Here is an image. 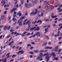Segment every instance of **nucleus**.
Instances as JSON below:
<instances>
[{"label":"nucleus","instance_id":"nucleus-1","mask_svg":"<svg viewBox=\"0 0 62 62\" xmlns=\"http://www.w3.org/2000/svg\"><path fill=\"white\" fill-rule=\"evenodd\" d=\"M35 11L36 12H35V11L34 10L30 14V15L31 16L32 15H35V14H37V13H38V8H36L35 9Z\"/></svg>","mask_w":62,"mask_h":62},{"label":"nucleus","instance_id":"nucleus-2","mask_svg":"<svg viewBox=\"0 0 62 62\" xmlns=\"http://www.w3.org/2000/svg\"><path fill=\"white\" fill-rule=\"evenodd\" d=\"M17 8L16 7L15 8V7L13 9H12L10 11V13H12L13 11H15V10H17Z\"/></svg>","mask_w":62,"mask_h":62},{"label":"nucleus","instance_id":"nucleus-3","mask_svg":"<svg viewBox=\"0 0 62 62\" xmlns=\"http://www.w3.org/2000/svg\"><path fill=\"white\" fill-rule=\"evenodd\" d=\"M43 56V54L42 53H41L40 54V56H39L38 57V59H40L42 58V56Z\"/></svg>","mask_w":62,"mask_h":62},{"label":"nucleus","instance_id":"nucleus-4","mask_svg":"<svg viewBox=\"0 0 62 62\" xmlns=\"http://www.w3.org/2000/svg\"><path fill=\"white\" fill-rule=\"evenodd\" d=\"M59 26H61L58 29V31L60 30L62 28V23H60L59 24Z\"/></svg>","mask_w":62,"mask_h":62},{"label":"nucleus","instance_id":"nucleus-5","mask_svg":"<svg viewBox=\"0 0 62 62\" xmlns=\"http://www.w3.org/2000/svg\"><path fill=\"white\" fill-rule=\"evenodd\" d=\"M51 56L52 55L53 57H52V58H54V57L55 56V53L54 52H53L51 53Z\"/></svg>","mask_w":62,"mask_h":62},{"label":"nucleus","instance_id":"nucleus-6","mask_svg":"<svg viewBox=\"0 0 62 62\" xmlns=\"http://www.w3.org/2000/svg\"><path fill=\"white\" fill-rule=\"evenodd\" d=\"M21 11H19L17 13V15H18L19 16H22V13H21Z\"/></svg>","mask_w":62,"mask_h":62},{"label":"nucleus","instance_id":"nucleus-7","mask_svg":"<svg viewBox=\"0 0 62 62\" xmlns=\"http://www.w3.org/2000/svg\"><path fill=\"white\" fill-rule=\"evenodd\" d=\"M30 20H29L27 21L26 23V24L27 25L28 24V25H30V24H31V23H29V22H30Z\"/></svg>","mask_w":62,"mask_h":62},{"label":"nucleus","instance_id":"nucleus-8","mask_svg":"<svg viewBox=\"0 0 62 62\" xmlns=\"http://www.w3.org/2000/svg\"><path fill=\"white\" fill-rule=\"evenodd\" d=\"M48 51V50H41L39 51L40 52H43V53H46Z\"/></svg>","mask_w":62,"mask_h":62},{"label":"nucleus","instance_id":"nucleus-9","mask_svg":"<svg viewBox=\"0 0 62 62\" xmlns=\"http://www.w3.org/2000/svg\"><path fill=\"white\" fill-rule=\"evenodd\" d=\"M40 29V28L39 27H37L34 30V31H36V30H37V31H39V30Z\"/></svg>","mask_w":62,"mask_h":62},{"label":"nucleus","instance_id":"nucleus-10","mask_svg":"<svg viewBox=\"0 0 62 62\" xmlns=\"http://www.w3.org/2000/svg\"><path fill=\"white\" fill-rule=\"evenodd\" d=\"M36 27L35 26H34L33 27L31 28L30 29V30H34V29H35V28H36Z\"/></svg>","mask_w":62,"mask_h":62},{"label":"nucleus","instance_id":"nucleus-11","mask_svg":"<svg viewBox=\"0 0 62 62\" xmlns=\"http://www.w3.org/2000/svg\"><path fill=\"white\" fill-rule=\"evenodd\" d=\"M8 28V26H5L4 28V30H6L7 29V28Z\"/></svg>","mask_w":62,"mask_h":62},{"label":"nucleus","instance_id":"nucleus-12","mask_svg":"<svg viewBox=\"0 0 62 62\" xmlns=\"http://www.w3.org/2000/svg\"><path fill=\"white\" fill-rule=\"evenodd\" d=\"M20 54H23V53L24 52V51H23V50H21L20 51Z\"/></svg>","mask_w":62,"mask_h":62},{"label":"nucleus","instance_id":"nucleus-13","mask_svg":"<svg viewBox=\"0 0 62 62\" xmlns=\"http://www.w3.org/2000/svg\"><path fill=\"white\" fill-rule=\"evenodd\" d=\"M17 20V19L16 18L15 19L14 17L12 19V20H13L14 22H15V21H16Z\"/></svg>","mask_w":62,"mask_h":62},{"label":"nucleus","instance_id":"nucleus-14","mask_svg":"<svg viewBox=\"0 0 62 62\" xmlns=\"http://www.w3.org/2000/svg\"><path fill=\"white\" fill-rule=\"evenodd\" d=\"M6 3V1L5 0H2L1 2V4H3V3Z\"/></svg>","mask_w":62,"mask_h":62},{"label":"nucleus","instance_id":"nucleus-15","mask_svg":"<svg viewBox=\"0 0 62 62\" xmlns=\"http://www.w3.org/2000/svg\"><path fill=\"white\" fill-rule=\"evenodd\" d=\"M49 56L48 55H47L45 57V58L46 59H49Z\"/></svg>","mask_w":62,"mask_h":62},{"label":"nucleus","instance_id":"nucleus-16","mask_svg":"<svg viewBox=\"0 0 62 62\" xmlns=\"http://www.w3.org/2000/svg\"><path fill=\"white\" fill-rule=\"evenodd\" d=\"M51 17H52V18H55L56 17H57V16H53L52 15H51Z\"/></svg>","mask_w":62,"mask_h":62},{"label":"nucleus","instance_id":"nucleus-17","mask_svg":"<svg viewBox=\"0 0 62 62\" xmlns=\"http://www.w3.org/2000/svg\"><path fill=\"white\" fill-rule=\"evenodd\" d=\"M18 25L19 26H21L22 25V22L21 21L18 24Z\"/></svg>","mask_w":62,"mask_h":62},{"label":"nucleus","instance_id":"nucleus-18","mask_svg":"<svg viewBox=\"0 0 62 62\" xmlns=\"http://www.w3.org/2000/svg\"><path fill=\"white\" fill-rule=\"evenodd\" d=\"M39 33H40V32H37L36 33V34L35 35H36V36H38L39 34Z\"/></svg>","mask_w":62,"mask_h":62},{"label":"nucleus","instance_id":"nucleus-19","mask_svg":"<svg viewBox=\"0 0 62 62\" xmlns=\"http://www.w3.org/2000/svg\"><path fill=\"white\" fill-rule=\"evenodd\" d=\"M39 52V50H34V53H38V52Z\"/></svg>","mask_w":62,"mask_h":62},{"label":"nucleus","instance_id":"nucleus-20","mask_svg":"<svg viewBox=\"0 0 62 62\" xmlns=\"http://www.w3.org/2000/svg\"><path fill=\"white\" fill-rule=\"evenodd\" d=\"M25 18V17L24 16H22L21 17L20 19L21 20H23V19H24Z\"/></svg>","mask_w":62,"mask_h":62},{"label":"nucleus","instance_id":"nucleus-21","mask_svg":"<svg viewBox=\"0 0 62 62\" xmlns=\"http://www.w3.org/2000/svg\"><path fill=\"white\" fill-rule=\"evenodd\" d=\"M47 43H46L43 44L42 45V46H46L47 45Z\"/></svg>","mask_w":62,"mask_h":62},{"label":"nucleus","instance_id":"nucleus-22","mask_svg":"<svg viewBox=\"0 0 62 62\" xmlns=\"http://www.w3.org/2000/svg\"><path fill=\"white\" fill-rule=\"evenodd\" d=\"M45 34H46V33H47V32H48V31L46 29H45Z\"/></svg>","mask_w":62,"mask_h":62},{"label":"nucleus","instance_id":"nucleus-23","mask_svg":"<svg viewBox=\"0 0 62 62\" xmlns=\"http://www.w3.org/2000/svg\"><path fill=\"white\" fill-rule=\"evenodd\" d=\"M61 51V49H60L58 51L59 53H58L57 54H59L60 53V52Z\"/></svg>","mask_w":62,"mask_h":62},{"label":"nucleus","instance_id":"nucleus-24","mask_svg":"<svg viewBox=\"0 0 62 62\" xmlns=\"http://www.w3.org/2000/svg\"><path fill=\"white\" fill-rule=\"evenodd\" d=\"M4 18V16L3 15L1 17V19H3Z\"/></svg>","mask_w":62,"mask_h":62},{"label":"nucleus","instance_id":"nucleus-25","mask_svg":"<svg viewBox=\"0 0 62 62\" xmlns=\"http://www.w3.org/2000/svg\"><path fill=\"white\" fill-rule=\"evenodd\" d=\"M50 48V47L47 46L45 48V49H49Z\"/></svg>","mask_w":62,"mask_h":62},{"label":"nucleus","instance_id":"nucleus-26","mask_svg":"<svg viewBox=\"0 0 62 62\" xmlns=\"http://www.w3.org/2000/svg\"><path fill=\"white\" fill-rule=\"evenodd\" d=\"M10 37V35H8L6 37V38H9V37Z\"/></svg>","mask_w":62,"mask_h":62},{"label":"nucleus","instance_id":"nucleus-27","mask_svg":"<svg viewBox=\"0 0 62 62\" xmlns=\"http://www.w3.org/2000/svg\"><path fill=\"white\" fill-rule=\"evenodd\" d=\"M19 33H17L16 34V35H15V37H17L18 36H19Z\"/></svg>","mask_w":62,"mask_h":62},{"label":"nucleus","instance_id":"nucleus-28","mask_svg":"<svg viewBox=\"0 0 62 62\" xmlns=\"http://www.w3.org/2000/svg\"><path fill=\"white\" fill-rule=\"evenodd\" d=\"M16 55H13L12 56V57L13 58H14V57H15V56H16Z\"/></svg>","mask_w":62,"mask_h":62},{"label":"nucleus","instance_id":"nucleus-29","mask_svg":"<svg viewBox=\"0 0 62 62\" xmlns=\"http://www.w3.org/2000/svg\"><path fill=\"white\" fill-rule=\"evenodd\" d=\"M30 34H31V33H28L26 34V35H27V36H28V35H30Z\"/></svg>","mask_w":62,"mask_h":62},{"label":"nucleus","instance_id":"nucleus-30","mask_svg":"<svg viewBox=\"0 0 62 62\" xmlns=\"http://www.w3.org/2000/svg\"><path fill=\"white\" fill-rule=\"evenodd\" d=\"M44 14L43 13H41V16H43V15Z\"/></svg>","mask_w":62,"mask_h":62},{"label":"nucleus","instance_id":"nucleus-31","mask_svg":"<svg viewBox=\"0 0 62 62\" xmlns=\"http://www.w3.org/2000/svg\"><path fill=\"white\" fill-rule=\"evenodd\" d=\"M7 11H6L4 12L3 13V14H7Z\"/></svg>","mask_w":62,"mask_h":62},{"label":"nucleus","instance_id":"nucleus-32","mask_svg":"<svg viewBox=\"0 0 62 62\" xmlns=\"http://www.w3.org/2000/svg\"><path fill=\"white\" fill-rule=\"evenodd\" d=\"M10 29V26H9L7 28L8 30H9Z\"/></svg>","mask_w":62,"mask_h":62},{"label":"nucleus","instance_id":"nucleus-33","mask_svg":"<svg viewBox=\"0 0 62 62\" xmlns=\"http://www.w3.org/2000/svg\"><path fill=\"white\" fill-rule=\"evenodd\" d=\"M20 20H18L17 21V24H18V23H20Z\"/></svg>","mask_w":62,"mask_h":62},{"label":"nucleus","instance_id":"nucleus-34","mask_svg":"<svg viewBox=\"0 0 62 62\" xmlns=\"http://www.w3.org/2000/svg\"><path fill=\"white\" fill-rule=\"evenodd\" d=\"M29 53L30 54H34V52H29Z\"/></svg>","mask_w":62,"mask_h":62},{"label":"nucleus","instance_id":"nucleus-35","mask_svg":"<svg viewBox=\"0 0 62 62\" xmlns=\"http://www.w3.org/2000/svg\"><path fill=\"white\" fill-rule=\"evenodd\" d=\"M59 57H56V60H58Z\"/></svg>","mask_w":62,"mask_h":62},{"label":"nucleus","instance_id":"nucleus-36","mask_svg":"<svg viewBox=\"0 0 62 62\" xmlns=\"http://www.w3.org/2000/svg\"><path fill=\"white\" fill-rule=\"evenodd\" d=\"M10 32H13V31H14V30L13 29H11L10 30Z\"/></svg>","mask_w":62,"mask_h":62},{"label":"nucleus","instance_id":"nucleus-37","mask_svg":"<svg viewBox=\"0 0 62 62\" xmlns=\"http://www.w3.org/2000/svg\"><path fill=\"white\" fill-rule=\"evenodd\" d=\"M25 6L26 7V8H27L28 6V5H27V4L26 3L25 4Z\"/></svg>","mask_w":62,"mask_h":62},{"label":"nucleus","instance_id":"nucleus-38","mask_svg":"<svg viewBox=\"0 0 62 62\" xmlns=\"http://www.w3.org/2000/svg\"><path fill=\"white\" fill-rule=\"evenodd\" d=\"M37 2V0H35L33 1V2L34 3H36Z\"/></svg>","mask_w":62,"mask_h":62},{"label":"nucleus","instance_id":"nucleus-39","mask_svg":"<svg viewBox=\"0 0 62 62\" xmlns=\"http://www.w3.org/2000/svg\"><path fill=\"white\" fill-rule=\"evenodd\" d=\"M60 8H61L60 7H59L58 8H57V10H59L60 9Z\"/></svg>","mask_w":62,"mask_h":62},{"label":"nucleus","instance_id":"nucleus-40","mask_svg":"<svg viewBox=\"0 0 62 62\" xmlns=\"http://www.w3.org/2000/svg\"><path fill=\"white\" fill-rule=\"evenodd\" d=\"M25 35V34H24V33H22V37H23Z\"/></svg>","mask_w":62,"mask_h":62},{"label":"nucleus","instance_id":"nucleus-41","mask_svg":"<svg viewBox=\"0 0 62 62\" xmlns=\"http://www.w3.org/2000/svg\"><path fill=\"white\" fill-rule=\"evenodd\" d=\"M14 14L16 15V14H17V13L16 12V11H14Z\"/></svg>","mask_w":62,"mask_h":62},{"label":"nucleus","instance_id":"nucleus-42","mask_svg":"<svg viewBox=\"0 0 62 62\" xmlns=\"http://www.w3.org/2000/svg\"><path fill=\"white\" fill-rule=\"evenodd\" d=\"M23 2H24V0H23V1H22L21 3V4L23 5Z\"/></svg>","mask_w":62,"mask_h":62},{"label":"nucleus","instance_id":"nucleus-43","mask_svg":"<svg viewBox=\"0 0 62 62\" xmlns=\"http://www.w3.org/2000/svg\"><path fill=\"white\" fill-rule=\"evenodd\" d=\"M56 60V57H55L54 59H53V61H54V60Z\"/></svg>","mask_w":62,"mask_h":62},{"label":"nucleus","instance_id":"nucleus-44","mask_svg":"<svg viewBox=\"0 0 62 62\" xmlns=\"http://www.w3.org/2000/svg\"><path fill=\"white\" fill-rule=\"evenodd\" d=\"M20 52L19 51L17 53V54H20Z\"/></svg>","mask_w":62,"mask_h":62},{"label":"nucleus","instance_id":"nucleus-45","mask_svg":"<svg viewBox=\"0 0 62 62\" xmlns=\"http://www.w3.org/2000/svg\"><path fill=\"white\" fill-rule=\"evenodd\" d=\"M46 22H48V21H49V19H46L45 20Z\"/></svg>","mask_w":62,"mask_h":62},{"label":"nucleus","instance_id":"nucleus-46","mask_svg":"<svg viewBox=\"0 0 62 62\" xmlns=\"http://www.w3.org/2000/svg\"><path fill=\"white\" fill-rule=\"evenodd\" d=\"M34 48V47L33 46H31L30 48V50H32V49H33Z\"/></svg>","mask_w":62,"mask_h":62},{"label":"nucleus","instance_id":"nucleus-47","mask_svg":"<svg viewBox=\"0 0 62 62\" xmlns=\"http://www.w3.org/2000/svg\"><path fill=\"white\" fill-rule=\"evenodd\" d=\"M11 19V16H9V18H8V20H9L10 19Z\"/></svg>","mask_w":62,"mask_h":62},{"label":"nucleus","instance_id":"nucleus-48","mask_svg":"<svg viewBox=\"0 0 62 62\" xmlns=\"http://www.w3.org/2000/svg\"><path fill=\"white\" fill-rule=\"evenodd\" d=\"M43 56H46V55H47L46 53L44 54L43 55Z\"/></svg>","mask_w":62,"mask_h":62},{"label":"nucleus","instance_id":"nucleus-49","mask_svg":"<svg viewBox=\"0 0 62 62\" xmlns=\"http://www.w3.org/2000/svg\"><path fill=\"white\" fill-rule=\"evenodd\" d=\"M19 27H20V26H17L16 27V29H18V28H19Z\"/></svg>","mask_w":62,"mask_h":62},{"label":"nucleus","instance_id":"nucleus-50","mask_svg":"<svg viewBox=\"0 0 62 62\" xmlns=\"http://www.w3.org/2000/svg\"><path fill=\"white\" fill-rule=\"evenodd\" d=\"M14 35H15L16 34H17V31H15L14 32Z\"/></svg>","mask_w":62,"mask_h":62},{"label":"nucleus","instance_id":"nucleus-51","mask_svg":"<svg viewBox=\"0 0 62 62\" xmlns=\"http://www.w3.org/2000/svg\"><path fill=\"white\" fill-rule=\"evenodd\" d=\"M16 15L14 14L13 15V17H16Z\"/></svg>","mask_w":62,"mask_h":62},{"label":"nucleus","instance_id":"nucleus-52","mask_svg":"<svg viewBox=\"0 0 62 62\" xmlns=\"http://www.w3.org/2000/svg\"><path fill=\"white\" fill-rule=\"evenodd\" d=\"M28 19H26L25 20H24V22H26L27 21V20Z\"/></svg>","mask_w":62,"mask_h":62},{"label":"nucleus","instance_id":"nucleus-53","mask_svg":"<svg viewBox=\"0 0 62 62\" xmlns=\"http://www.w3.org/2000/svg\"><path fill=\"white\" fill-rule=\"evenodd\" d=\"M46 38L47 39H49V37H48V36H46Z\"/></svg>","mask_w":62,"mask_h":62},{"label":"nucleus","instance_id":"nucleus-54","mask_svg":"<svg viewBox=\"0 0 62 62\" xmlns=\"http://www.w3.org/2000/svg\"><path fill=\"white\" fill-rule=\"evenodd\" d=\"M21 49H22V47H20L19 49V51H20V50H21Z\"/></svg>","mask_w":62,"mask_h":62},{"label":"nucleus","instance_id":"nucleus-55","mask_svg":"<svg viewBox=\"0 0 62 62\" xmlns=\"http://www.w3.org/2000/svg\"><path fill=\"white\" fill-rule=\"evenodd\" d=\"M38 17H41V16L40 15H39V14L38 15Z\"/></svg>","mask_w":62,"mask_h":62},{"label":"nucleus","instance_id":"nucleus-56","mask_svg":"<svg viewBox=\"0 0 62 62\" xmlns=\"http://www.w3.org/2000/svg\"><path fill=\"white\" fill-rule=\"evenodd\" d=\"M62 39V37H61L58 38V39L59 40H60V39Z\"/></svg>","mask_w":62,"mask_h":62},{"label":"nucleus","instance_id":"nucleus-57","mask_svg":"<svg viewBox=\"0 0 62 62\" xmlns=\"http://www.w3.org/2000/svg\"><path fill=\"white\" fill-rule=\"evenodd\" d=\"M9 54H10V53H7V55H6V56H7L9 55Z\"/></svg>","mask_w":62,"mask_h":62},{"label":"nucleus","instance_id":"nucleus-58","mask_svg":"<svg viewBox=\"0 0 62 62\" xmlns=\"http://www.w3.org/2000/svg\"><path fill=\"white\" fill-rule=\"evenodd\" d=\"M8 44H9V45H11V44H12V43H11V42H10Z\"/></svg>","mask_w":62,"mask_h":62},{"label":"nucleus","instance_id":"nucleus-59","mask_svg":"<svg viewBox=\"0 0 62 62\" xmlns=\"http://www.w3.org/2000/svg\"><path fill=\"white\" fill-rule=\"evenodd\" d=\"M19 44H22V43H23V42H19Z\"/></svg>","mask_w":62,"mask_h":62},{"label":"nucleus","instance_id":"nucleus-60","mask_svg":"<svg viewBox=\"0 0 62 62\" xmlns=\"http://www.w3.org/2000/svg\"><path fill=\"white\" fill-rule=\"evenodd\" d=\"M43 60V59L42 58H41V59H40L39 60H40V61H42V60Z\"/></svg>","mask_w":62,"mask_h":62},{"label":"nucleus","instance_id":"nucleus-61","mask_svg":"<svg viewBox=\"0 0 62 62\" xmlns=\"http://www.w3.org/2000/svg\"><path fill=\"white\" fill-rule=\"evenodd\" d=\"M31 44H35V43L34 42H33L32 43H31Z\"/></svg>","mask_w":62,"mask_h":62},{"label":"nucleus","instance_id":"nucleus-62","mask_svg":"<svg viewBox=\"0 0 62 62\" xmlns=\"http://www.w3.org/2000/svg\"><path fill=\"white\" fill-rule=\"evenodd\" d=\"M59 5H55V8H56V7H57Z\"/></svg>","mask_w":62,"mask_h":62},{"label":"nucleus","instance_id":"nucleus-63","mask_svg":"<svg viewBox=\"0 0 62 62\" xmlns=\"http://www.w3.org/2000/svg\"><path fill=\"white\" fill-rule=\"evenodd\" d=\"M16 8H18V4H17L16 6Z\"/></svg>","mask_w":62,"mask_h":62},{"label":"nucleus","instance_id":"nucleus-64","mask_svg":"<svg viewBox=\"0 0 62 62\" xmlns=\"http://www.w3.org/2000/svg\"><path fill=\"white\" fill-rule=\"evenodd\" d=\"M62 9H60L59 10V12H61V11H62Z\"/></svg>","mask_w":62,"mask_h":62}]
</instances>
